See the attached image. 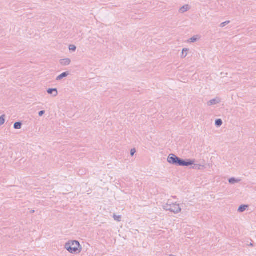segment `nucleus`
I'll use <instances>...</instances> for the list:
<instances>
[{
  "label": "nucleus",
  "instance_id": "obj_1",
  "mask_svg": "<svg viewBox=\"0 0 256 256\" xmlns=\"http://www.w3.org/2000/svg\"><path fill=\"white\" fill-rule=\"evenodd\" d=\"M66 247L71 253L78 254L82 250L80 243L77 241H72L66 244Z\"/></svg>",
  "mask_w": 256,
  "mask_h": 256
},
{
  "label": "nucleus",
  "instance_id": "obj_2",
  "mask_svg": "<svg viewBox=\"0 0 256 256\" xmlns=\"http://www.w3.org/2000/svg\"><path fill=\"white\" fill-rule=\"evenodd\" d=\"M168 161L170 164H176L178 163L180 166H190L194 164V162L189 160L188 162H186L182 160H180L174 154H170L168 158Z\"/></svg>",
  "mask_w": 256,
  "mask_h": 256
},
{
  "label": "nucleus",
  "instance_id": "obj_3",
  "mask_svg": "<svg viewBox=\"0 0 256 256\" xmlns=\"http://www.w3.org/2000/svg\"><path fill=\"white\" fill-rule=\"evenodd\" d=\"M170 210L174 213H178L181 210L179 205L176 204L171 205Z\"/></svg>",
  "mask_w": 256,
  "mask_h": 256
},
{
  "label": "nucleus",
  "instance_id": "obj_4",
  "mask_svg": "<svg viewBox=\"0 0 256 256\" xmlns=\"http://www.w3.org/2000/svg\"><path fill=\"white\" fill-rule=\"evenodd\" d=\"M189 6L188 5H186L184 6H182L180 9V12H184L186 11H187L188 9H189Z\"/></svg>",
  "mask_w": 256,
  "mask_h": 256
},
{
  "label": "nucleus",
  "instance_id": "obj_5",
  "mask_svg": "<svg viewBox=\"0 0 256 256\" xmlns=\"http://www.w3.org/2000/svg\"><path fill=\"white\" fill-rule=\"evenodd\" d=\"M70 61L69 59H64L61 61V64L63 65H67L70 64Z\"/></svg>",
  "mask_w": 256,
  "mask_h": 256
},
{
  "label": "nucleus",
  "instance_id": "obj_6",
  "mask_svg": "<svg viewBox=\"0 0 256 256\" xmlns=\"http://www.w3.org/2000/svg\"><path fill=\"white\" fill-rule=\"evenodd\" d=\"M247 208H248V206H246V205L242 206L238 208V211L240 212H242L244 210H245Z\"/></svg>",
  "mask_w": 256,
  "mask_h": 256
},
{
  "label": "nucleus",
  "instance_id": "obj_7",
  "mask_svg": "<svg viewBox=\"0 0 256 256\" xmlns=\"http://www.w3.org/2000/svg\"><path fill=\"white\" fill-rule=\"evenodd\" d=\"M48 92L50 94H52V92H55V94H54L55 96L57 95V94H58V92H57L56 89H49L48 90Z\"/></svg>",
  "mask_w": 256,
  "mask_h": 256
},
{
  "label": "nucleus",
  "instance_id": "obj_8",
  "mask_svg": "<svg viewBox=\"0 0 256 256\" xmlns=\"http://www.w3.org/2000/svg\"><path fill=\"white\" fill-rule=\"evenodd\" d=\"M68 76V74L66 72H64L62 74H60L58 78H57V80H60L62 78H64V77H66Z\"/></svg>",
  "mask_w": 256,
  "mask_h": 256
},
{
  "label": "nucleus",
  "instance_id": "obj_9",
  "mask_svg": "<svg viewBox=\"0 0 256 256\" xmlns=\"http://www.w3.org/2000/svg\"><path fill=\"white\" fill-rule=\"evenodd\" d=\"M21 127V124L20 122H16L14 124V128L16 129H19Z\"/></svg>",
  "mask_w": 256,
  "mask_h": 256
},
{
  "label": "nucleus",
  "instance_id": "obj_10",
  "mask_svg": "<svg viewBox=\"0 0 256 256\" xmlns=\"http://www.w3.org/2000/svg\"><path fill=\"white\" fill-rule=\"evenodd\" d=\"M216 124L218 126H220L222 124V121L221 120L219 119L216 120Z\"/></svg>",
  "mask_w": 256,
  "mask_h": 256
},
{
  "label": "nucleus",
  "instance_id": "obj_11",
  "mask_svg": "<svg viewBox=\"0 0 256 256\" xmlns=\"http://www.w3.org/2000/svg\"><path fill=\"white\" fill-rule=\"evenodd\" d=\"M4 116H2L0 117V125H2L4 122Z\"/></svg>",
  "mask_w": 256,
  "mask_h": 256
},
{
  "label": "nucleus",
  "instance_id": "obj_12",
  "mask_svg": "<svg viewBox=\"0 0 256 256\" xmlns=\"http://www.w3.org/2000/svg\"><path fill=\"white\" fill-rule=\"evenodd\" d=\"M69 48H70V50L74 51V50H76V46H74V45H70V46Z\"/></svg>",
  "mask_w": 256,
  "mask_h": 256
},
{
  "label": "nucleus",
  "instance_id": "obj_13",
  "mask_svg": "<svg viewBox=\"0 0 256 256\" xmlns=\"http://www.w3.org/2000/svg\"><path fill=\"white\" fill-rule=\"evenodd\" d=\"M114 218L116 220H118V221H120V216H114Z\"/></svg>",
  "mask_w": 256,
  "mask_h": 256
},
{
  "label": "nucleus",
  "instance_id": "obj_14",
  "mask_svg": "<svg viewBox=\"0 0 256 256\" xmlns=\"http://www.w3.org/2000/svg\"><path fill=\"white\" fill-rule=\"evenodd\" d=\"M136 152V150L135 149H132L131 150V155L132 156H134V153Z\"/></svg>",
  "mask_w": 256,
  "mask_h": 256
},
{
  "label": "nucleus",
  "instance_id": "obj_15",
  "mask_svg": "<svg viewBox=\"0 0 256 256\" xmlns=\"http://www.w3.org/2000/svg\"><path fill=\"white\" fill-rule=\"evenodd\" d=\"M197 40V38H192L190 39L192 42H194Z\"/></svg>",
  "mask_w": 256,
  "mask_h": 256
},
{
  "label": "nucleus",
  "instance_id": "obj_16",
  "mask_svg": "<svg viewBox=\"0 0 256 256\" xmlns=\"http://www.w3.org/2000/svg\"><path fill=\"white\" fill-rule=\"evenodd\" d=\"M230 182L233 183L235 182V180L233 178H231L229 180Z\"/></svg>",
  "mask_w": 256,
  "mask_h": 256
},
{
  "label": "nucleus",
  "instance_id": "obj_17",
  "mask_svg": "<svg viewBox=\"0 0 256 256\" xmlns=\"http://www.w3.org/2000/svg\"><path fill=\"white\" fill-rule=\"evenodd\" d=\"M44 114V111H40L39 112V116H42Z\"/></svg>",
  "mask_w": 256,
  "mask_h": 256
},
{
  "label": "nucleus",
  "instance_id": "obj_18",
  "mask_svg": "<svg viewBox=\"0 0 256 256\" xmlns=\"http://www.w3.org/2000/svg\"><path fill=\"white\" fill-rule=\"evenodd\" d=\"M214 102H215V100H211L210 102V104H214Z\"/></svg>",
  "mask_w": 256,
  "mask_h": 256
},
{
  "label": "nucleus",
  "instance_id": "obj_19",
  "mask_svg": "<svg viewBox=\"0 0 256 256\" xmlns=\"http://www.w3.org/2000/svg\"><path fill=\"white\" fill-rule=\"evenodd\" d=\"M184 51H185V50H182V54H185V52H184Z\"/></svg>",
  "mask_w": 256,
  "mask_h": 256
},
{
  "label": "nucleus",
  "instance_id": "obj_20",
  "mask_svg": "<svg viewBox=\"0 0 256 256\" xmlns=\"http://www.w3.org/2000/svg\"><path fill=\"white\" fill-rule=\"evenodd\" d=\"M184 51H185V50H182V54H185V52H184Z\"/></svg>",
  "mask_w": 256,
  "mask_h": 256
}]
</instances>
